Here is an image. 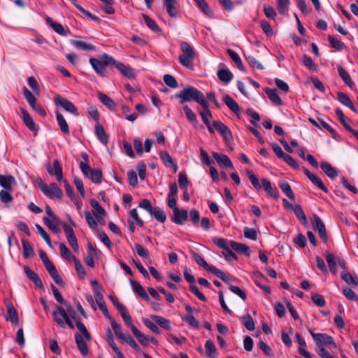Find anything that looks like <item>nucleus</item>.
<instances>
[{"instance_id": "48", "label": "nucleus", "mask_w": 358, "mask_h": 358, "mask_svg": "<svg viewBox=\"0 0 358 358\" xmlns=\"http://www.w3.org/2000/svg\"><path fill=\"white\" fill-rule=\"evenodd\" d=\"M22 245L23 248V257L24 258H28L30 256H32L34 255V251L31 245L29 244L28 241L26 239L22 240Z\"/></svg>"}, {"instance_id": "59", "label": "nucleus", "mask_w": 358, "mask_h": 358, "mask_svg": "<svg viewBox=\"0 0 358 358\" xmlns=\"http://www.w3.org/2000/svg\"><path fill=\"white\" fill-rule=\"evenodd\" d=\"M326 260L329 266L330 270L334 273H336V262L334 255L332 253H327Z\"/></svg>"}, {"instance_id": "3", "label": "nucleus", "mask_w": 358, "mask_h": 358, "mask_svg": "<svg viewBox=\"0 0 358 358\" xmlns=\"http://www.w3.org/2000/svg\"><path fill=\"white\" fill-rule=\"evenodd\" d=\"M89 62L95 72L99 76H103L105 68L107 66L113 65L115 59L107 54H103L99 59L91 57Z\"/></svg>"}, {"instance_id": "46", "label": "nucleus", "mask_w": 358, "mask_h": 358, "mask_svg": "<svg viewBox=\"0 0 358 358\" xmlns=\"http://www.w3.org/2000/svg\"><path fill=\"white\" fill-rule=\"evenodd\" d=\"M151 318L161 327L166 330L171 329L170 321L162 316L152 315Z\"/></svg>"}, {"instance_id": "43", "label": "nucleus", "mask_w": 358, "mask_h": 358, "mask_svg": "<svg viewBox=\"0 0 358 358\" xmlns=\"http://www.w3.org/2000/svg\"><path fill=\"white\" fill-rule=\"evenodd\" d=\"M59 250L61 256L69 262H72L76 258L64 243H59Z\"/></svg>"}, {"instance_id": "26", "label": "nucleus", "mask_w": 358, "mask_h": 358, "mask_svg": "<svg viewBox=\"0 0 358 358\" xmlns=\"http://www.w3.org/2000/svg\"><path fill=\"white\" fill-rule=\"evenodd\" d=\"M229 245L230 247L237 252L243 254L248 257L250 255V250L248 245L233 241H229Z\"/></svg>"}, {"instance_id": "47", "label": "nucleus", "mask_w": 358, "mask_h": 358, "mask_svg": "<svg viewBox=\"0 0 358 358\" xmlns=\"http://www.w3.org/2000/svg\"><path fill=\"white\" fill-rule=\"evenodd\" d=\"M242 324L249 331H253L255 329V322L250 314H246L241 318Z\"/></svg>"}, {"instance_id": "19", "label": "nucleus", "mask_w": 358, "mask_h": 358, "mask_svg": "<svg viewBox=\"0 0 358 358\" xmlns=\"http://www.w3.org/2000/svg\"><path fill=\"white\" fill-rule=\"evenodd\" d=\"M16 183L13 176L0 175V186L3 189L13 190V186Z\"/></svg>"}, {"instance_id": "7", "label": "nucleus", "mask_w": 358, "mask_h": 358, "mask_svg": "<svg viewBox=\"0 0 358 358\" xmlns=\"http://www.w3.org/2000/svg\"><path fill=\"white\" fill-rule=\"evenodd\" d=\"M213 242L218 248L224 250L222 255L227 261L230 262L233 259H237L236 255L230 248L229 241L227 242L223 238H214Z\"/></svg>"}, {"instance_id": "22", "label": "nucleus", "mask_w": 358, "mask_h": 358, "mask_svg": "<svg viewBox=\"0 0 358 358\" xmlns=\"http://www.w3.org/2000/svg\"><path fill=\"white\" fill-rule=\"evenodd\" d=\"M130 284L131 285L132 289L134 292L140 296L141 298H143L146 301H150V297L148 295L146 291L144 289V288L141 285L140 283L138 282L134 281L132 280H130Z\"/></svg>"}, {"instance_id": "52", "label": "nucleus", "mask_w": 358, "mask_h": 358, "mask_svg": "<svg viewBox=\"0 0 358 358\" xmlns=\"http://www.w3.org/2000/svg\"><path fill=\"white\" fill-rule=\"evenodd\" d=\"M292 210L294 211L298 219L300 220L303 224H306L308 223L306 216L301 206L295 205Z\"/></svg>"}, {"instance_id": "6", "label": "nucleus", "mask_w": 358, "mask_h": 358, "mask_svg": "<svg viewBox=\"0 0 358 358\" xmlns=\"http://www.w3.org/2000/svg\"><path fill=\"white\" fill-rule=\"evenodd\" d=\"M38 185L43 193L50 199H61L63 196L62 189L55 183L48 185L41 179Z\"/></svg>"}, {"instance_id": "4", "label": "nucleus", "mask_w": 358, "mask_h": 358, "mask_svg": "<svg viewBox=\"0 0 358 358\" xmlns=\"http://www.w3.org/2000/svg\"><path fill=\"white\" fill-rule=\"evenodd\" d=\"M192 257L195 262L199 265L203 267L207 271L213 273L217 278H220L225 282H229V278L226 276L225 273L222 271H221L220 269L217 268L214 266H210L200 255L195 252H193Z\"/></svg>"}, {"instance_id": "31", "label": "nucleus", "mask_w": 358, "mask_h": 358, "mask_svg": "<svg viewBox=\"0 0 358 358\" xmlns=\"http://www.w3.org/2000/svg\"><path fill=\"white\" fill-rule=\"evenodd\" d=\"M43 221L52 232L55 234L59 232V219L57 216L52 218L44 217Z\"/></svg>"}, {"instance_id": "60", "label": "nucleus", "mask_w": 358, "mask_h": 358, "mask_svg": "<svg viewBox=\"0 0 358 358\" xmlns=\"http://www.w3.org/2000/svg\"><path fill=\"white\" fill-rule=\"evenodd\" d=\"M13 190H7V189H1L0 191V199L4 203H10L13 201V196L11 195V192Z\"/></svg>"}, {"instance_id": "1", "label": "nucleus", "mask_w": 358, "mask_h": 358, "mask_svg": "<svg viewBox=\"0 0 358 358\" xmlns=\"http://www.w3.org/2000/svg\"><path fill=\"white\" fill-rule=\"evenodd\" d=\"M176 98L179 99V103L183 104L185 102L194 101L199 103L203 108H207L206 101L203 94L192 86H187L175 94Z\"/></svg>"}, {"instance_id": "57", "label": "nucleus", "mask_w": 358, "mask_h": 358, "mask_svg": "<svg viewBox=\"0 0 358 358\" xmlns=\"http://www.w3.org/2000/svg\"><path fill=\"white\" fill-rule=\"evenodd\" d=\"M134 335L136 336V338L138 339L139 343L144 345L147 346L149 342V337L145 336L143 334H142L138 329H134Z\"/></svg>"}, {"instance_id": "61", "label": "nucleus", "mask_w": 358, "mask_h": 358, "mask_svg": "<svg viewBox=\"0 0 358 358\" xmlns=\"http://www.w3.org/2000/svg\"><path fill=\"white\" fill-rule=\"evenodd\" d=\"M303 64L310 71H316L317 66L310 57L305 55L302 59Z\"/></svg>"}, {"instance_id": "28", "label": "nucleus", "mask_w": 358, "mask_h": 358, "mask_svg": "<svg viewBox=\"0 0 358 358\" xmlns=\"http://www.w3.org/2000/svg\"><path fill=\"white\" fill-rule=\"evenodd\" d=\"M262 187L267 194L271 196L278 199L279 197V192L276 188H273L269 180L266 178H262L261 180Z\"/></svg>"}, {"instance_id": "12", "label": "nucleus", "mask_w": 358, "mask_h": 358, "mask_svg": "<svg viewBox=\"0 0 358 358\" xmlns=\"http://www.w3.org/2000/svg\"><path fill=\"white\" fill-rule=\"evenodd\" d=\"M64 233L69 243L76 252L78 251L79 246L73 229H72V227L68 226L67 224H64Z\"/></svg>"}, {"instance_id": "15", "label": "nucleus", "mask_w": 358, "mask_h": 358, "mask_svg": "<svg viewBox=\"0 0 358 358\" xmlns=\"http://www.w3.org/2000/svg\"><path fill=\"white\" fill-rule=\"evenodd\" d=\"M24 271L28 278L31 280L36 287L41 290H44V286L42 280L34 271H32L28 266H24Z\"/></svg>"}, {"instance_id": "36", "label": "nucleus", "mask_w": 358, "mask_h": 358, "mask_svg": "<svg viewBox=\"0 0 358 358\" xmlns=\"http://www.w3.org/2000/svg\"><path fill=\"white\" fill-rule=\"evenodd\" d=\"M151 216H154L155 220L159 222L164 223L166 220V215L165 212L159 207L155 206L149 213Z\"/></svg>"}, {"instance_id": "30", "label": "nucleus", "mask_w": 358, "mask_h": 358, "mask_svg": "<svg viewBox=\"0 0 358 358\" xmlns=\"http://www.w3.org/2000/svg\"><path fill=\"white\" fill-rule=\"evenodd\" d=\"M265 92L267 94L268 97L270 99V100L275 105L281 106L283 104V101L280 98L276 89L266 88L265 90Z\"/></svg>"}, {"instance_id": "45", "label": "nucleus", "mask_w": 358, "mask_h": 358, "mask_svg": "<svg viewBox=\"0 0 358 358\" xmlns=\"http://www.w3.org/2000/svg\"><path fill=\"white\" fill-rule=\"evenodd\" d=\"M217 77L222 82L227 83L233 78V74L229 69H220Z\"/></svg>"}, {"instance_id": "51", "label": "nucleus", "mask_w": 358, "mask_h": 358, "mask_svg": "<svg viewBox=\"0 0 358 358\" xmlns=\"http://www.w3.org/2000/svg\"><path fill=\"white\" fill-rule=\"evenodd\" d=\"M74 321L76 322V327L82 334V335H83L82 336H83L86 341H90L91 336H90V333L87 331L85 324L77 319H76Z\"/></svg>"}, {"instance_id": "32", "label": "nucleus", "mask_w": 358, "mask_h": 358, "mask_svg": "<svg viewBox=\"0 0 358 358\" xmlns=\"http://www.w3.org/2000/svg\"><path fill=\"white\" fill-rule=\"evenodd\" d=\"M338 99V101L345 106L348 107L350 110H352L353 112L357 113V110L352 103V101L350 100L349 96L342 92H337Z\"/></svg>"}, {"instance_id": "2", "label": "nucleus", "mask_w": 358, "mask_h": 358, "mask_svg": "<svg viewBox=\"0 0 358 358\" xmlns=\"http://www.w3.org/2000/svg\"><path fill=\"white\" fill-rule=\"evenodd\" d=\"M180 48L182 51L178 57L180 63L187 69H193V61L196 55L193 48L187 41H182Z\"/></svg>"}, {"instance_id": "50", "label": "nucleus", "mask_w": 358, "mask_h": 358, "mask_svg": "<svg viewBox=\"0 0 358 358\" xmlns=\"http://www.w3.org/2000/svg\"><path fill=\"white\" fill-rule=\"evenodd\" d=\"M290 5L289 0H278L277 8L280 14L285 15L289 10Z\"/></svg>"}, {"instance_id": "33", "label": "nucleus", "mask_w": 358, "mask_h": 358, "mask_svg": "<svg viewBox=\"0 0 358 358\" xmlns=\"http://www.w3.org/2000/svg\"><path fill=\"white\" fill-rule=\"evenodd\" d=\"M55 115L58 125L62 132L64 134H69V125L63 115L59 111H56Z\"/></svg>"}, {"instance_id": "55", "label": "nucleus", "mask_w": 358, "mask_h": 358, "mask_svg": "<svg viewBox=\"0 0 358 358\" xmlns=\"http://www.w3.org/2000/svg\"><path fill=\"white\" fill-rule=\"evenodd\" d=\"M36 228L37 229L38 233L41 235V236L43 238V240L45 241L47 245L50 248H52V243L50 241V238L48 234V233L45 231V230L38 224H36Z\"/></svg>"}, {"instance_id": "5", "label": "nucleus", "mask_w": 358, "mask_h": 358, "mask_svg": "<svg viewBox=\"0 0 358 358\" xmlns=\"http://www.w3.org/2000/svg\"><path fill=\"white\" fill-rule=\"evenodd\" d=\"M52 317L54 321L62 328H65L66 324L71 329H74V324H73L70 316L67 314L65 309L58 306L57 310L52 311Z\"/></svg>"}, {"instance_id": "34", "label": "nucleus", "mask_w": 358, "mask_h": 358, "mask_svg": "<svg viewBox=\"0 0 358 358\" xmlns=\"http://www.w3.org/2000/svg\"><path fill=\"white\" fill-rule=\"evenodd\" d=\"M320 167L324 173L331 179H334L338 176L336 169L327 162H322L320 163Z\"/></svg>"}, {"instance_id": "58", "label": "nucleus", "mask_w": 358, "mask_h": 358, "mask_svg": "<svg viewBox=\"0 0 358 358\" xmlns=\"http://www.w3.org/2000/svg\"><path fill=\"white\" fill-rule=\"evenodd\" d=\"M246 174L254 187L257 189H260L262 188V185L254 173L251 170H247Z\"/></svg>"}, {"instance_id": "39", "label": "nucleus", "mask_w": 358, "mask_h": 358, "mask_svg": "<svg viewBox=\"0 0 358 358\" xmlns=\"http://www.w3.org/2000/svg\"><path fill=\"white\" fill-rule=\"evenodd\" d=\"M337 70L338 72L339 76L342 78V80L344 81V83L350 87H352L354 86V83L351 79L349 73L341 66L337 67Z\"/></svg>"}, {"instance_id": "25", "label": "nucleus", "mask_w": 358, "mask_h": 358, "mask_svg": "<svg viewBox=\"0 0 358 358\" xmlns=\"http://www.w3.org/2000/svg\"><path fill=\"white\" fill-rule=\"evenodd\" d=\"M22 118L25 124V125L32 131H35L36 133L38 131V128L36 127L32 117L30 116L29 113L25 109H22Z\"/></svg>"}, {"instance_id": "37", "label": "nucleus", "mask_w": 358, "mask_h": 358, "mask_svg": "<svg viewBox=\"0 0 358 358\" xmlns=\"http://www.w3.org/2000/svg\"><path fill=\"white\" fill-rule=\"evenodd\" d=\"M71 44L73 45L76 48L85 51H91L95 50L94 45L83 41L73 40L71 41Z\"/></svg>"}, {"instance_id": "10", "label": "nucleus", "mask_w": 358, "mask_h": 358, "mask_svg": "<svg viewBox=\"0 0 358 358\" xmlns=\"http://www.w3.org/2000/svg\"><path fill=\"white\" fill-rule=\"evenodd\" d=\"M213 125L215 129L220 133L223 136L224 140L226 143L229 142L232 139V134L229 129L220 121H213Z\"/></svg>"}, {"instance_id": "23", "label": "nucleus", "mask_w": 358, "mask_h": 358, "mask_svg": "<svg viewBox=\"0 0 358 358\" xmlns=\"http://www.w3.org/2000/svg\"><path fill=\"white\" fill-rule=\"evenodd\" d=\"M222 101L234 113L240 114L241 108L238 104L229 95H224Z\"/></svg>"}, {"instance_id": "53", "label": "nucleus", "mask_w": 358, "mask_h": 358, "mask_svg": "<svg viewBox=\"0 0 358 358\" xmlns=\"http://www.w3.org/2000/svg\"><path fill=\"white\" fill-rule=\"evenodd\" d=\"M143 17L145 20L146 25L155 32H160L162 30L157 23L152 20L148 15L143 14Z\"/></svg>"}, {"instance_id": "62", "label": "nucleus", "mask_w": 358, "mask_h": 358, "mask_svg": "<svg viewBox=\"0 0 358 358\" xmlns=\"http://www.w3.org/2000/svg\"><path fill=\"white\" fill-rule=\"evenodd\" d=\"M72 262L75 264V268H76V272H77V274H78V277L80 278L83 279L85 277V275H86V273H85V271L82 264L80 263V262L77 258H76Z\"/></svg>"}, {"instance_id": "8", "label": "nucleus", "mask_w": 358, "mask_h": 358, "mask_svg": "<svg viewBox=\"0 0 358 358\" xmlns=\"http://www.w3.org/2000/svg\"><path fill=\"white\" fill-rule=\"evenodd\" d=\"M54 102L57 106L62 107L66 112H69L75 116L79 115V113L76 107L68 99L57 95L54 97Z\"/></svg>"}, {"instance_id": "35", "label": "nucleus", "mask_w": 358, "mask_h": 358, "mask_svg": "<svg viewBox=\"0 0 358 358\" xmlns=\"http://www.w3.org/2000/svg\"><path fill=\"white\" fill-rule=\"evenodd\" d=\"M97 96L100 101L104 104L106 106H107L110 110H114L115 108V103L114 101L110 99L108 96L106 94L102 93V92H98Z\"/></svg>"}, {"instance_id": "49", "label": "nucleus", "mask_w": 358, "mask_h": 358, "mask_svg": "<svg viewBox=\"0 0 358 358\" xmlns=\"http://www.w3.org/2000/svg\"><path fill=\"white\" fill-rule=\"evenodd\" d=\"M161 159L163 161L164 165L166 167H175V170H176L177 166L174 164L173 161L170 156V155L166 151H162L159 154Z\"/></svg>"}, {"instance_id": "44", "label": "nucleus", "mask_w": 358, "mask_h": 358, "mask_svg": "<svg viewBox=\"0 0 358 358\" xmlns=\"http://www.w3.org/2000/svg\"><path fill=\"white\" fill-rule=\"evenodd\" d=\"M206 354L209 358H216L217 356L216 348L211 340L206 341L205 343Z\"/></svg>"}, {"instance_id": "13", "label": "nucleus", "mask_w": 358, "mask_h": 358, "mask_svg": "<svg viewBox=\"0 0 358 358\" xmlns=\"http://www.w3.org/2000/svg\"><path fill=\"white\" fill-rule=\"evenodd\" d=\"M303 171L305 175L312 182V183L314 185H315L317 188L320 189L324 192H328V189L324 185L322 180L317 175L311 173L306 168L303 169Z\"/></svg>"}, {"instance_id": "21", "label": "nucleus", "mask_w": 358, "mask_h": 358, "mask_svg": "<svg viewBox=\"0 0 358 358\" xmlns=\"http://www.w3.org/2000/svg\"><path fill=\"white\" fill-rule=\"evenodd\" d=\"M85 338L82 336L80 334L76 333L75 334V341L77 345L78 349L79 350L80 354L83 356L87 355L89 350L87 345L85 341Z\"/></svg>"}, {"instance_id": "17", "label": "nucleus", "mask_w": 358, "mask_h": 358, "mask_svg": "<svg viewBox=\"0 0 358 358\" xmlns=\"http://www.w3.org/2000/svg\"><path fill=\"white\" fill-rule=\"evenodd\" d=\"M113 65L115 66L125 77L128 78H134L135 77L134 69L124 65L123 63L115 59V62H113Z\"/></svg>"}, {"instance_id": "18", "label": "nucleus", "mask_w": 358, "mask_h": 358, "mask_svg": "<svg viewBox=\"0 0 358 358\" xmlns=\"http://www.w3.org/2000/svg\"><path fill=\"white\" fill-rule=\"evenodd\" d=\"M213 156L220 166L226 168H234L231 159L226 155L214 152Z\"/></svg>"}, {"instance_id": "14", "label": "nucleus", "mask_w": 358, "mask_h": 358, "mask_svg": "<svg viewBox=\"0 0 358 358\" xmlns=\"http://www.w3.org/2000/svg\"><path fill=\"white\" fill-rule=\"evenodd\" d=\"M335 113H336V115H337L340 122L343 124V126L348 131H349L350 133H352L353 134V136L358 140V131L352 128V127L348 124L342 110L341 108H338L336 109Z\"/></svg>"}, {"instance_id": "64", "label": "nucleus", "mask_w": 358, "mask_h": 358, "mask_svg": "<svg viewBox=\"0 0 358 358\" xmlns=\"http://www.w3.org/2000/svg\"><path fill=\"white\" fill-rule=\"evenodd\" d=\"M246 60L248 63V64L252 67V68H256V69H260V70H263L264 69V66L263 65L256 59V58H255L253 56H247L246 57Z\"/></svg>"}, {"instance_id": "9", "label": "nucleus", "mask_w": 358, "mask_h": 358, "mask_svg": "<svg viewBox=\"0 0 358 358\" xmlns=\"http://www.w3.org/2000/svg\"><path fill=\"white\" fill-rule=\"evenodd\" d=\"M310 334L314 339L317 345V348L323 347V345H331L334 348L337 347L333 340V338L327 334L315 333L311 330H310Z\"/></svg>"}, {"instance_id": "16", "label": "nucleus", "mask_w": 358, "mask_h": 358, "mask_svg": "<svg viewBox=\"0 0 358 358\" xmlns=\"http://www.w3.org/2000/svg\"><path fill=\"white\" fill-rule=\"evenodd\" d=\"M188 212L185 209H179L173 210V217L171 220L177 224H182L187 220Z\"/></svg>"}, {"instance_id": "56", "label": "nucleus", "mask_w": 358, "mask_h": 358, "mask_svg": "<svg viewBox=\"0 0 358 358\" xmlns=\"http://www.w3.org/2000/svg\"><path fill=\"white\" fill-rule=\"evenodd\" d=\"M165 84L172 88H177L178 83L175 77L170 74H165L163 78Z\"/></svg>"}, {"instance_id": "54", "label": "nucleus", "mask_w": 358, "mask_h": 358, "mask_svg": "<svg viewBox=\"0 0 358 358\" xmlns=\"http://www.w3.org/2000/svg\"><path fill=\"white\" fill-rule=\"evenodd\" d=\"M122 341L127 343L130 347L138 352H141V350L134 339L129 334H126Z\"/></svg>"}, {"instance_id": "24", "label": "nucleus", "mask_w": 358, "mask_h": 358, "mask_svg": "<svg viewBox=\"0 0 358 358\" xmlns=\"http://www.w3.org/2000/svg\"><path fill=\"white\" fill-rule=\"evenodd\" d=\"M164 3L170 17H178L179 16V12L176 8V0H164Z\"/></svg>"}, {"instance_id": "40", "label": "nucleus", "mask_w": 358, "mask_h": 358, "mask_svg": "<svg viewBox=\"0 0 358 358\" xmlns=\"http://www.w3.org/2000/svg\"><path fill=\"white\" fill-rule=\"evenodd\" d=\"M7 310L10 321L13 324L17 325L19 324L17 313L11 303L7 305Z\"/></svg>"}, {"instance_id": "42", "label": "nucleus", "mask_w": 358, "mask_h": 358, "mask_svg": "<svg viewBox=\"0 0 358 358\" xmlns=\"http://www.w3.org/2000/svg\"><path fill=\"white\" fill-rule=\"evenodd\" d=\"M279 187L286 196L291 200H294L295 196L289 184L286 181H280Z\"/></svg>"}, {"instance_id": "38", "label": "nucleus", "mask_w": 358, "mask_h": 358, "mask_svg": "<svg viewBox=\"0 0 358 358\" xmlns=\"http://www.w3.org/2000/svg\"><path fill=\"white\" fill-rule=\"evenodd\" d=\"M95 134L99 141L103 144L108 143V136L102 125L97 123L95 126Z\"/></svg>"}, {"instance_id": "11", "label": "nucleus", "mask_w": 358, "mask_h": 358, "mask_svg": "<svg viewBox=\"0 0 358 358\" xmlns=\"http://www.w3.org/2000/svg\"><path fill=\"white\" fill-rule=\"evenodd\" d=\"M45 167L48 173L50 176H55L59 182L63 180L62 169L57 159L53 161L52 166L50 164H47Z\"/></svg>"}, {"instance_id": "27", "label": "nucleus", "mask_w": 358, "mask_h": 358, "mask_svg": "<svg viewBox=\"0 0 358 358\" xmlns=\"http://www.w3.org/2000/svg\"><path fill=\"white\" fill-rule=\"evenodd\" d=\"M45 20L47 24L50 25L55 32L62 36H66L67 33L64 27L60 23L55 22L49 16H46Z\"/></svg>"}, {"instance_id": "20", "label": "nucleus", "mask_w": 358, "mask_h": 358, "mask_svg": "<svg viewBox=\"0 0 358 358\" xmlns=\"http://www.w3.org/2000/svg\"><path fill=\"white\" fill-rule=\"evenodd\" d=\"M45 268L48 271L50 275L52 278L55 283L60 286H64V282L63 281L62 278L59 275L56 267L52 263H50L45 266Z\"/></svg>"}, {"instance_id": "29", "label": "nucleus", "mask_w": 358, "mask_h": 358, "mask_svg": "<svg viewBox=\"0 0 358 358\" xmlns=\"http://www.w3.org/2000/svg\"><path fill=\"white\" fill-rule=\"evenodd\" d=\"M85 214V220H86V222L88 224V225L92 228V229H97L98 227V224H97V222L96 221V220L98 221V222H101V220H102V217L101 216L99 215H95V217L91 214V213L90 211H85L84 213Z\"/></svg>"}, {"instance_id": "41", "label": "nucleus", "mask_w": 358, "mask_h": 358, "mask_svg": "<svg viewBox=\"0 0 358 358\" xmlns=\"http://www.w3.org/2000/svg\"><path fill=\"white\" fill-rule=\"evenodd\" d=\"M196 3L197 6L200 8V10L203 12V13L208 16L212 17L213 11L209 7L208 3L205 0H194Z\"/></svg>"}, {"instance_id": "63", "label": "nucleus", "mask_w": 358, "mask_h": 358, "mask_svg": "<svg viewBox=\"0 0 358 358\" xmlns=\"http://www.w3.org/2000/svg\"><path fill=\"white\" fill-rule=\"evenodd\" d=\"M102 179V172L100 169H94L90 173V180L94 183H100Z\"/></svg>"}]
</instances>
